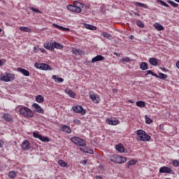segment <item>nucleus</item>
Here are the masks:
<instances>
[{"label": "nucleus", "mask_w": 179, "mask_h": 179, "mask_svg": "<svg viewBox=\"0 0 179 179\" xmlns=\"http://www.w3.org/2000/svg\"><path fill=\"white\" fill-rule=\"evenodd\" d=\"M154 27L155 29H156V30H157L158 31H162V30H164V27H163V25L159 24V23H155L154 24Z\"/></svg>", "instance_id": "4be33fe9"}, {"label": "nucleus", "mask_w": 179, "mask_h": 179, "mask_svg": "<svg viewBox=\"0 0 179 179\" xmlns=\"http://www.w3.org/2000/svg\"><path fill=\"white\" fill-rule=\"evenodd\" d=\"M71 52L75 55H82L83 54V52L82 50H80L79 49L74 48H72Z\"/></svg>", "instance_id": "412c9836"}, {"label": "nucleus", "mask_w": 179, "mask_h": 179, "mask_svg": "<svg viewBox=\"0 0 179 179\" xmlns=\"http://www.w3.org/2000/svg\"><path fill=\"white\" fill-rule=\"evenodd\" d=\"M52 79H53L56 83H62V82H64V78L57 77L55 75L52 76Z\"/></svg>", "instance_id": "aec40b11"}, {"label": "nucleus", "mask_w": 179, "mask_h": 179, "mask_svg": "<svg viewBox=\"0 0 179 179\" xmlns=\"http://www.w3.org/2000/svg\"><path fill=\"white\" fill-rule=\"evenodd\" d=\"M152 76H155V78H159V76L154 72H152Z\"/></svg>", "instance_id": "6e6d98bb"}, {"label": "nucleus", "mask_w": 179, "mask_h": 179, "mask_svg": "<svg viewBox=\"0 0 179 179\" xmlns=\"http://www.w3.org/2000/svg\"><path fill=\"white\" fill-rule=\"evenodd\" d=\"M84 27L88 30H96L97 29L95 26L90 25L89 24H84Z\"/></svg>", "instance_id": "393cba45"}, {"label": "nucleus", "mask_w": 179, "mask_h": 179, "mask_svg": "<svg viewBox=\"0 0 179 179\" xmlns=\"http://www.w3.org/2000/svg\"><path fill=\"white\" fill-rule=\"evenodd\" d=\"M32 107L35 108V111L39 114H44V109L38 103H34Z\"/></svg>", "instance_id": "9d476101"}, {"label": "nucleus", "mask_w": 179, "mask_h": 179, "mask_svg": "<svg viewBox=\"0 0 179 179\" xmlns=\"http://www.w3.org/2000/svg\"><path fill=\"white\" fill-rule=\"evenodd\" d=\"M149 63L150 64V65H152V66H157L159 62L157 61V59L155 57H151L149 59Z\"/></svg>", "instance_id": "dca6fc26"}, {"label": "nucleus", "mask_w": 179, "mask_h": 179, "mask_svg": "<svg viewBox=\"0 0 179 179\" xmlns=\"http://www.w3.org/2000/svg\"><path fill=\"white\" fill-rule=\"evenodd\" d=\"M176 1V2H179V0H175Z\"/></svg>", "instance_id": "0e129e2a"}, {"label": "nucleus", "mask_w": 179, "mask_h": 179, "mask_svg": "<svg viewBox=\"0 0 179 179\" xmlns=\"http://www.w3.org/2000/svg\"><path fill=\"white\" fill-rule=\"evenodd\" d=\"M145 124H152V120L145 116Z\"/></svg>", "instance_id": "49530a36"}, {"label": "nucleus", "mask_w": 179, "mask_h": 179, "mask_svg": "<svg viewBox=\"0 0 179 179\" xmlns=\"http://www.w3.org/2000/svg\"><path fill=\"white\" fill-rule=\"evenodd\" d=\"M33 136L34 138H36L37 139H40V138H41V135L37 132H34Z\"/></svg>", "instance_id": "a19ab883"}, {"label": "nucleus", "mask_w": 179, "mask_h": 179, "mask_svg": "<svg viewBox=\"0 0 179 179\" xmlns=\"http://www.w3.org/2000/svg\"><path fill=\"white\" fill-rule=\"evenodd\" d=\"M52 26H54V27H55L56 29H58L59 30H62V31H69V28H65L62 26H59L55 23H54L52 24Z\"/></svg>", "instance_id": "a211bd4d"}, {"label": "nucleus", "mask_w": 179, "mask_h": 179, "mask_svg": "<svg viewBox=\"0 0 179 179\" xmlns=\"http://www.w3.org/2000/svg\"><path fill=\"white\" fill-rule=\"evenodd\" d=\"M122 61H123V62H131V59L128 57H124Z\"/></svg>", "instance_id": "a18cd8bd"}, {"label": "nucleus", "mask_w": 179, "mask_h": 179, "mask_svg": "<svg viewBox=\"0 0 179 179\" xmlns=\"http://www.w3.org/2000/svg\"><path fill=\"white\" fill-rule=\"evenodd\" d=\"M136 163H138V161L131 159L127 163V166L128 168H129L130 166H135Z\"/></svg>", "instance_id": "c756f323"}, {"label": "nucleus", "mask_w": 179, "mask_h": 179, "mask_svg": "<svg viewBox=\"0 0 179 179\" xmlns=\"http://www.w3.org/2000/svg\"><path fill=\"white\" fill-rule=\"evenodd\" d=\"M127 162V158L125 157H122L117 155L116 163L117 164H122Z\"/></svg>", "instance_id": "ddd939ff"}, {"label": "nucleus", "mask_w": 179, "mask_h": 179, "mask_svg": "<svg viewBox=\"0 0 179 179\" xmlns=\"http://www.w3.org/2000/svg\"><path fill=\"white\" fill-rule=\"evenodd\" d=\"M61 131H62V132H66V134H71V132H72L71 127L66 125H63L62 127Z\"/></svg>", "instance_id": "2eb2a0df"}, {"label": "nucleus", "mask_w": 179, "mask_h": 179, "mask_svg": "<svg viewBox=\"0 0 179 179\" xmlns=\"http://www.w3.org/2000/svg\"><path fill=\"white\" fill-rule=\"evenodd\" d=\"M73 122H75V124H78V125H79L80 124V120L76 119L73 120Z\"/></svg>", "instance_id": "8fccbe9b"}, {"label": "nucleus", "mask_w": 179, "mask_h": 179, "mask_svg": "<svg viewBox=\"0 0 179 179\" xmlns=\"http://www.w3.org/2000/svg\"><path fill=\"white\" fill-rule=\"evenodd\" d=\"M30 9L31 10L35 12L36 13H41V11H40V10L35 8L34 7H31Z\"/></svg>", "instance_id": "37998d69"}, {"label": "nucleus", "mask_w": 179, "mask_h": 179, "mask_svg": "<svg viewBox=\"0 0 179 179\" xmlns=\"http://www.w3.org/2000/svg\"><path fill=\"white\" fill-rule=\"evenodd\" d=\"M136 135L137 141H141V142H149L150 141V136L143 130H137Z\"/></svg>", "instance_id": "f257e3e1"}, {"label": "nucleus", "mask_w": 179, "mask_h": 179, "mask_svg": "<svg viewBox=\"0 0 179 179\" xmlns=\"http://www.w3.org/2000/svg\"><path fill=\"white\" fill-rule=\"evenodd\" d=\"M40 141H41L42 142H49L50 141V138H48V137H45V136H41V138H39Z\"/></svg>", "instance_id": "c9c22d12"}, {"label": "nucleus", "mask_w": 179, "mask_h": 179, "mask_svg": "<svg viewBox=\"0 0 179 179\" xmlns=\"http://www.w3.org/2000/svg\"><path fill=\"white\" fill-rule=\"evenodd\" d=\"M78 5H82V8H83V6H84L85 4L82 3H79L78 1H74L73 3L72 4V6H79Z\"/></svg>", "instance_id": "79ce46f5"}, {"label": "nucleus", "mask_w": 179, "mask_h": 179, "mask_svg": "<svg viewBox=\"0 0 179 179\" xmlns=\"http://www.w3.org/2000/svg\"><path fill=\"white\" fill-rule=\"evenodd\" d=\"M43 47L46 48V50H50V51H54L55 48H57V50H62V48H64V45L57 42L44 43Z\"/></svg>", "instance_id": "7ed1b4c3"}, {"label": "nucleus", "mask_w": 179, "mask_h": 179, "mask_svg": "<svg viewBox=\"0 0 179 179\" xmlns=\"http://www.w3.org/2000/svg\"><path fill=\"white\" fill-rule=\"evenodd\" d=\"M22 150H29L30 149V143L27 140H24L22 143Z\"/></svg>", "instance_id": "9b49d317"}, {"label": "nucleus", "mask_w": 179, "mask_h": 179, "mask_svg": "<svg viewBox=\"0 0 179 179\" xmlns=\"http://www.w3.org/2000/svg\"><path fill=\"white\" fill-rule=\"evenodd\" d=\"M118 158V155H111L110 157V162H113V163H117V159Z\"/></svg>", "instance_id": "f704fd0d"}, {"label": "nucleus", "mask_w": 179, "mask_h": 179, "mask_svg": "<svg viewBox=\"0 0 179 179\" xmlns=\"http://www.w3.org/2000/svg\"><path fill=\"white\" fill-rule=\"evenodd\" d=\"M20 30H21V31H24L25 33H30V31H31V29L27 27H20Z\"/></svg>", "instance_id": "c85d7f7f"}, {"label": "nucleus", "mask_w": 179, "mask_h": 179, "mask_svg": "<svg viewBox=\"0 0 179 179\" xmlns=\"http://www.w3.org/2000/svg\"><path fill=\"white\" fill-rule=\"evenodd\" d=\"M136 25L138 27H141V28H143L145 27V24H143V22L141 20H138L136 21Z\"/></svg>", "instance_id": "4c0bfd02"}, {"label": "nucleus", "mask_w": 179, "mask_h": 179, "mask_svg": "<svg viewBox=\"0 0 179 179\" xmlns=\"http://www.w3.org/2000/svg\"><path fill=\"white\" fill-rule=\"evenodd\" d=\"M90 99L92 100L93 103H100V97L96 94H90Z\"/></svg>", "instance_id": "4468645a"}, {"label": "nucleus", "mask_w": 179, "mask_h": 179, "mask_svg": "<svg viewBox=\"0 0 179 179\" xmlns=\"http://www.w3.org/2000/svg\"><path fill=\"white\" fill-rule=\"evenodd\" d=\"M71 141L73 143L77 145L78 146H86V141L78 136L72 137Z\"/></svg>", "instance_id": "20e7f679"}, {"label": "nucleus", "mask_w": 179, "mask_h": 179, "mask_svg": "<svg viewBox=\"0 0 179 179\" xmlns=\"http://www.w3.org/2000/svg\"><path fill=\"white\" fill-rule=\"evenodd\" d=\"M136 15H137V16H140V15H139V14H136Z\"/></svg>", "instance_id": "69168bd1"}, {"label": "nucleus", "mask_w": 179, "mask_h": 179, "mask_svg": "<svg viewBox=\"0 0 179 179\" xmlns=\"http://www.w3.org/2000/svg\"><path fill=\"white\" fill-rule=\"evenodd\" d=\"M103 36L106 38H111V34H108L107 32H103Z\"/></svg>", "instance_id": "c03bdc74"}, {"label": "nucleus", "mask_w": 179, "mask_h": 179, "mask_svg": "<svg viewBox=\"0 0 179 179\" xmlns=\"http://www.w3.org/2000/svg\"><path fill=\"white\" fill-rule=\"evenodd\" d=\"M68 10L71 12H75L76 13H80L82 12V8L80 6H73L72 5L67 6Z\"/></svg>", "instance_id": "6e6552de"}, {"label": "nucleus", "mask_w": 179, "mask_h": 179, "mask_svg": "<svg viewBox=\"0 0 179 179\" xmlns=\"http://www.w3.org/2000/svg\"><path fill=\"white\" fill-rule=\"evenodd\" d=\"M136 6H139L140 8H144L145 9H148V7L146 4L140 3V2H136L135 3Z\"/></svg>", "instance_id": "2f4dec72"}, {"label": "nucleus", "mask_w": 179, "mask_h": 179, "mask_svg": "<svg viewBox=\"0 0 179 179\" xmlns=\"http://www.w3.org/2000/svg\"><path fill=\"white\" fill-rule=\"evenodd\" d=\"M129 38H130V40H134L135 38V36H134V35H131L129 36Z\"/></svg>", "instance_id": "4d7b16f0"}, {"label": "nucleus", "mask_w": 179, "mask_h": 179, "mask_svg": "<svg viewBox=\"0 0 179 179\" xmlns=\"http://www.w3.org/2000/svg\"><path fill=\"white\" fill-rule=\"evenodd\" d=\"M14 78H15V75L7 74L6 76H0V80H2L3 82H10L13 80Z\"/></svg>", "instance_id": "0eeeda50"}, {"label": "nucleus", "mask_w": 179, "mask_h": 179, "mask_svg": "<svg viewBox=\"0 0 179 179\" xmlns=\"http://www.w3.org/2000/svg\"><path fill=\"white\" fill-rule=\"evenodd\" d=\"M113 92L114 93H117V92H118V90H117V89H113Z\"/></svg>", "instance_id": "052dcab7"}, {"label": "nucleus", "mask_w": 179, "mask_h": 179, "mask_svg": "<svg viewBox=\"0 0 179 179\" xmlns=\"http://www.w3.org/2000/svg\"><path fill=\"white\" fill-rule=\"evenodd\" d=\"M96 179H103V178L100 176H96Z\"/></svg>", "instance_id": "13d9d810"}, {"label": "nucleus", "mask_w": 179, "mask_h": 179, "mask_svg": "<svg viewBox=\"0 0 179 179\" xmlns=\"http://www.w3.org/2000/svg\"><path fill=\"white\" fill-rule=\"evenodd\" d=\"M8 177L9 178L13 179L15 177H16V173L15 171H10L8 173Z\"/></svg>", "instance_id": "e433bc0d"}, {"label": "nucleus", "mask_w": 179, "mask_h": 179, "mask_svg": "<svg viewBox=\"0 0 179 179\" xmlns=\"http://www.w3.org/2000/svg\"><path fill=\"white\" fill-rule=\"evenodd\" d=\"M158 78L159 79H167V75H166L163 73H159V76H158Z\"/></svg>", "instance_id": "58836bf2"}, {"label": "nucleus", "mask_w": 179, "mask_h": 179, "mask_svg": "<svg viewBox=\"0 0 179 179\" xmlns=\"http://www.w3.org/2000/svg\"><path fill=\"white\" fill-rule=\"evenodd\" d=\"M39 51H41V52L44 53V52H45V49H44V48H39Z\"/></svg>", "instance_id": "864d4df0"}, {"label": "nucleus", "mask_w": 179, "mask_h": 179, "mask_svg": "<svg viewBox=\"0 0 179 179\" xmlns=\"http://www.w3.org/2000/svg\"><path fill=\"white\" fill-rule=\"evenodd\" d=\"M0 32H1V29H0Z\"/></svg>", "instance_id": "338daca9"}, {"label": "nucleus", "mask_w": 179, "mask_h": 179, "mask_svg": "<svg viewBox=\"0 0 179 179\" xmlns=\"http://www.w3.org/2000/svg\"><path fill=\"white\" fill-rule=\"evenodd\" d=\"M176 68L179 69V61L176 62Z\"/></svg>", "instance_id": "bf43d9fd"}, {"label": "nucleus", "mask_w": 179, "mask_h": 179, "mask_svg": "<svg viewBox=\"0 0 179 179\" xmlns=\"http://www.w3.org/2000/svg\"><path fill=\"white\" fill-rule=\"evenodd\" d=\"M162 71H166V68H162Z\"/></svg>", "instance_id": "e2e57ef3"}, {"label": "nucleus", "mask_w": 179, "mask_h": 179, "mask_svg": "<svg viewBox=\"0 0 179 179\" xmlns=\"http://www.w3.org/2000/svg\"><path fill=\"white\" fill-rule=\"evenodd\" d=\"M136 105L137 106V107H140L141 108L146 107V103H145V101H137L136 103Z\"/></svg>", "instance_id": "cd10ccee"}, {"label": "nucleus", "mask_w": 179, "mask_h": 179, "mask_svg": "<svg viewBox=\"0 0 179 179\" xmlns=\"http://www.w3.org/2000/svg\"><path fill=\"white\" fill-rule=\"evenodd\" d=\"M40 50V48H38V47H34V52H37Z\"/></svg>", "instance_id": "3c124183"}, {"label": "nucleus", "mask_w": 179, "mask_h": 179, "mask_svg": "<svg viewBox=\"0 0 179 179\" xmlns=\"http://www.w3.org/2000/svg\"><path fill=\"white\" fill-rule=\"evenodd\" d=\"M173 171V170L167 166H162L159 169V173L161 174H163V173H166L167 174H171V172Z\"/></svg>", "instance_id": "1a4fd4ad"}, {"label": "nucleus", "mask_w": 179, "mask_h": 179, "mask_svg": "<svg viewBox=\"0 0 179 179\" xmlns=\"http://www.w3.org/2000/svg\"><path fill=\"white\" fill-rule=\"evenodd\" d=\"M140 69H141V71H146V69H149V66L148 65V63L141 62V64H140Z\"/></svg>", "instance_id": "5701e85b"}, {"label": "nucleus", "mask_w": 179, "mask_h": 179, "mask_svg": "<svg viewBox=\"0 0 179 179\" xmlns=\"http://www.w3.org/2000/svg\"><path fill=\"white\" fill-rule=\"evenodd\" d=\"M105 58L102 55H97L92 59V63L94 64V62H99V61H104Z\"/></svg>", "instance_id": "f8f14e48"}, {"label": "nucleus", "mask_w": 179, "mask_h": 179, "mask_svg": "<svg viewBox=\"0 0 179 179\" xmlns=\"http://www.w3.org/2000/svg\"><path fill=\"white\" fill-rule=\"evenodd\" d=\"M58 164L61 166V167H66V163L64 160H59Z\"/></svg>", "instance_id": "ea45409f"}, {"label": "nucleus", "mask_w": 179, "mask_h": 179, "mask_svg": "<svg viewBox=\"0 0 179 179\" xmlns=\"http://www.w3.org/2000/svg\"><path fill=\"white\" fill-rule=\"evenodd\" d=\"M72 108L74 113L81 114V115H85V114H86V110H85L81 106H73Z\"/></svg>", "instance_id": "423d86ee"}, {"label": "nucleus", "mask_w": 179, "mask_h": 179, "mask_svg": "<svg viewBox=\"0 0 179 179\" xmlns=\"http://www.w3.org/2000/svg\"><path fill=\"white\" fill-rule=\"evenodd\" d=\"M81 164L86 166V164H87V160L84 159V160L81 161Z\"/></svg>", "instance_id": "09e8293b"}, {"label": "nucleus", "mask_w": 179, "mask_h": 179, "mask_svg": "<svg viewBox=\"0 0 179 179\" xmlns=\"http://www.w3.org/2000/svg\"><path fill=\"white\" fill-rule=\"evenodd\" d=\"M152 73H153V72L152 71V70H148L145 75H152Z\"/></svg>", "instance_id": "603ef678"}, {"label": "nucleus", "mask_w": 179, "mask_h": 179, "mask_svg": "<svg viewBox=\"0 0 179 179\" xmlns=\"http://www.w3.org/2000/svg\"><path fill=\"white\" fill-rule=\"evenodd\" d=\"M17 71H18V72L23 73L24 76H30V73L29 72V71H27L24 69H22V68L19 67L17 69Z\"/></svg>", "instance_id": "6ab92c4d"}, {"label": "nucleus", "mask_w": 179, "mask_h": 179, "mask_svg": "<svg viewBox=\"0 0 179 179\" xmlns=\"http://www.w3.org/2000/svg\"><path fill=\"white\" fill-rule=\"evenodd\" d=\"M35 68L37 69H41V71H51L52 68L50 66V65L44 63H37L34 64Z\"/></svg>", "instance_id": "39448f33"}, {"label": "nucleus", "mask_w": 179, "mask_h": 179, "mask_svg": "<svg viewBox=\"0 0 179 179\" xmlns=\"http://www.w3.org/2000/svg\"><path fill=\"white\" fill-rule=\"evenodd\" d=\"M92 62H90V61H88V62H85V64L86 65H92Z\"/></svg>", "instance_id": "5fc2aeb1"}, {"label": "nucleus", "mask_w": 179, "mask_h": 179, "mask_svg": "<svg viewBox=\"0 0 179 179\" xmlns=\"http://www.w3.org/2000/svg\"><path fill=\"white\" fill-rule=\"evenodd\" d=\"M106 122L109 124V125H117L118 124V120H111V119H106Z\"/></svg>", "instance_id": "b1692460"}, {"label": "nucleus", "mask_w": 179, "mask_h": 179, "mask_svg": "<svg viewBox=\"0 0 179 179\" xmlns=\"http://www.w3.org/2000/svg\"><path fill=\"white\" fill-rule=\"evenodd\" d=\"M115 149L117 152H120V153H124L125 152V148L122 144H119L115 145Z\"/></svg>", "instance_id": "f3484780"}, {"label": "nucleus", "mask_w": 179, "mask_h": 179, "mask_svg": "<svg viewBox=\"0 0 179 179\" xmlns=\"http://www.w3.org/2000/svg\"><path fill=\"white\" fill-rule=\"evenodd\" d=\"M36 101H37V103H44V96L42 95H37L36 96Z\"/></svg>", "instance_id": "bb28decb"}, {"label": "nucleus", "mask_w": 179, "mask_h": 179, "mask_svg": "<svg viewBox=\"0 0 179 179\" xmlns=\"http://www.w3.org/2000/svg\"><path fill=\"white\" fill-rule=\"evenodd\" d=\"M65 92L67 94H69V97H71L72 99L76 96V94H75V92L71 90H66Z\"/></svg>", "instance_id": "a878e982"}, {"label": "nucleus", "mask_w": 179, "mask_h": 179, "mask_svg": "<svg viewBox=\"0 0 179 179\" xmlns=\"http://www.w3.org/2000/svg\"><path fill=\"white\" fill-rule=\"evenodd\" d=\"M3 118L8 122L12 121V116L8 113L4 114Z\"/></svg>", "instance_id": "7c9ffc66"}, {"label": "nucleus", "mask_w": 179, "mask_h": 179, "mask_svg": "<svg viewBox=\"0 0 179 179\" xmlns=\"http://www.w3.org/2000/svg\"><path fill=\"white\" fill-rule=\"evenodd\" d=\"M168 3H169L170 5H171V6H173V8H178V3L171 1V0H167Z\"/></svg>", "instance_id": "72a5a7b5"}, {"label": "nucleus", "mask_w": 179, "mask_h": 179, "mask_svg": "<svg viewBox=\"0 0 179 179\" xmlns=\"http://www.w3.org/2000/svg\"><path fill=\"white\" fill-rule=\"evenodd\" d=\"M3 65V63L2 62V60H0V66H2Z\"/></svg>", "instance_id": "680f3d73"}, {"label": "nucleus", "mask_w": 179, "mask_h": 179, "mask_svg": "<svg viewBox=\"0 0 179 179\" xmlns=\"http://www.w3.org/2000/svg\"><path fill=\"white\" fill-rule=\"evenodd\" d=\"M157 3H160L162 6H165L166 8H170V6L167 4L166 2L163 1L162 0H157Z\"/></svg>", "instance_id": "473e14b6"}, {"label": "nucleus", "mask_w": 179, "mask_h": 179, "mask_svg": "<svg viewBox=\"0 0 179 179\" xmlns=\"http://www.w3.org/2000/svg\"><path fill=\"white\" fill-rule=\"evenodd\" d=\"M85 153H89L90 155H93L94 152H93V150H89L87 151H84Z\"/></svg>", "instance_id": "de8ad7c7"}, {"label": "nucleus", "mask_w": 179, "mask_h": 179, "mask_svg": "<svg viewBox=\"0 0 179 179\" xmlns=\"http://www.w3.org/2000/svg\"><path fill=\"white\" fill-rule=\"evenodd\" d=\"M19 113L20 115H22L23 117H27V118H31L34 115L33 111L26 106L21 107L19 110Z\"/></svg>", "instance_id": "f03ea898"}]
</instances>
